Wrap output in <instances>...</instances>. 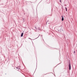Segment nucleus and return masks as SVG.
<instances>
[{
  "label": "nucleus",
  "instance_id": "1",
  "mask_svg": "<svg viewBox=\"0 0 77 77\" xmlns=\"http://www.w3.org/2000/svg\"><path fill=\"white\" fill-rule=\"evenodd\" d=\"M61 17L62 21H63V20H64V19L63 18V16H62Z\"/></svg>",
  "mask_w": 77,
  "mask_h": 77
},
{
  "label": "nucleus",
  "instance_id": "2",
  "mask_svg": "<svg viewBox=\"0 0 77 77\" xmlns=\"http://www.w3.org/2000/svg\"><path fill=\"white\" fill-rule=\"evenodd\" d=\"M69 70H71V64H69Z\"/></svg>",
  "mask_w": 77,
  "mask_h": 77
},
{
  "label": "nucleus",
  "instance_id": "3",
  "mask_svg": "<svg viewBox=\"0 0 77 77\" xmlns=\"http://www.w3.org/2000/svg\"><path fill=\"white\" fill-rule=\"evenodd\" d=\"M23 33H22L21 34V37H22L23 36Z\"/></svg>",
  "mask_w": 77,
  "mask_h": 77
},
{
  "label": "nucleus",
  "instance_id": "4",
  "mask_svg": "<svg viewBox=\"0 0 77 77\" xmlns=\"http://www.w3.org/2000/svg\"><path fill=\"white\" fill-rule=\"evenodd\" d=\"M65 9L66 10V11H67V8H66V7L65 8Z\"/></svg>",
  "mask_w": 77,
  "mask_h": 77
},
{
  "label": "nucleus",
  "instance_id": "5",
  "mask_svg": "<svg viewBox=\"0 0 77 77\" xmlns=\"http://www.w3.org/2000/svg\"><path fill=\"white\" fill-rule=\"evenodd\" d=\"M16 68H17V69H19L18 67H16Z\"/></svg>",
  "mask_w": 77,
  "mask_h": 77
},
{
  "label": "nucleus",
  "instance_id": "6",
  "mask_svg": "<svg viewBox=\"0 0 77 77\" xmlns=\"http://www.w3.org/2000/svg\"><path fill=\"white\" fill-rule=\"evenodd\" d=\"M60 2H61V0H60Z\"/></svg>",
  "mask_w": 77,
  "mask_h": 77
}]
</instances>
